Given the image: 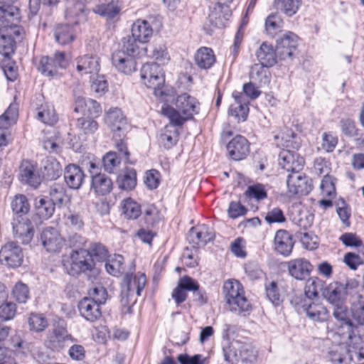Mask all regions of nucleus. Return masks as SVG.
Listing matches in <instances>:
<instances>
[{"label":"nucleus","mask_w":364,"mask_h":364,"mask_svg":"<svg viewBox=\"0 0 364 364\" xmlns=\"http://www.w3.org/2000/svg\"><path fill=\"white\" fill-rule=\"evenodd\" d=\"M105 122L112 132V139L116 149L122 153L124 159L128 161L130 153L128 151L126 141L129 128L127 117L120 109L110 108L105 113Z\"/></svg>","instance_id":"1"},{"label":"nucleus","mask_w":364,"mask_h":364,"mask_svg":"<svg viewBox=\"0 0 364 364\" xmlns=\"http://www.w3.org/2000/svg\"><path fill=\"white\" fill-rule=\"evenodd\" d=\"M223 291L231 311L243 312L250 309V303L245 296L243 287L238 281L232 279L225 282Z\"/></svg>","instance_id":"2"},{"label":"nucleus","mask_w":364,"mask_h":364,"mask_svg":"<svg viewBox=\"0 0 364 364\" xmlns=\"http://www.w3.org/2000/svg\"><path fill=\"white\" fill-rule=\"evenodd\" d=\"M141 78L144 85L154 90L156 95H162L163 87L165 82L162 68L157 63H145L141 68Z\"/></svg>","instance_id":"3"},{"label":"nucleus","mask_w":364,"mask_h":364,"mask_svg":"<svg viewBox=\"0 0 364 364\" xmlns=\"http://www.w3.org/2000/svg\"><path fill=\"white\" fill-rule=\"evenodd\" d=\"M74 340L72 335L68 332L65 321L59 319L53 323L52 332L48 334L45 344L48 348L59 351L65 347L66 343L73 342Z\"/></svg>","instance_id":"4"},{"label":"nucleus","mask_w":364,"mask_h":364,"mask_svg":"<svg viewBox=\"0 0 364 364\" xmlns=\"http://www.w3.org/2000/svg\"><path fill=\"white\" fill-rule=\"evenodd\" d=\"M357 286L355 281H346V283L333 282L323 289L322 295L330 304L338 305L344 303L348 295V289Z\"/></svg>","instance_id":"5"},{"label":"nucleus","mask_w":364,"mask_h":364,"mask_svg":"<svg viewBox=\"0 0 364 364\" xmlns=\"http://www.w3.org/2000/svg\"><path fill=\"white\" fill-rule=\"evenodd\" d=\"M64 266L70 275L75 276L87 271H91L95 263L87 250L80 249L72 254L70 262L64 264Z\"/></svg>","instance_id":"6"},{"label":"nucleus","mask_w":364,"mask_h":364,"mask_svg":"<svg viewBox=\"0 0 364 364\" xmlns=\"http://www.w3.org/2000/svg\"><path fill=\"white\" fill-rule=\"evenodd\" d=\"M19 9L13 5L0 6V27L13 31L16 36L21 34L22 28L18 26L20 21Z\"/></svg>","instance_id":"7"},{"label":"nucleus","mask_w":364,"mask_h":364,"mask_svg":"<svg viewBox=\"0 0 364 364\" xmlns=\"http://www.w3.org/2000/svg\"><path fill=\"white\" fill-rule=\"evenodd\" d=\"M68 63L65 53L57 51L53 57L43 56L41 58L38 70L46 76L53 77L57 74L59 68H66Z\"/></svg>","instance_id":"8"},{"label":"nucleus","mask_w":364,"mask_h":364,"mask_svg":"<svg viewBox=\"0 0 364 364\" xmlns=\"http://www.w3.org/2000/svg\"><path fill=\"white\" fill-rule=\"evenodd\" d=\"M298 36L288 31L283 37L277 41L276 53L281 60H291L298 46Z\"/></svg>","instance_id":"9"},{"label":"nucleus","mask_w":364,"mask_h":364,"mask_svg":"<svg viewBox=\"0 0 364 364\" xmlns=\"http://www.w3.org/2000/svg\"><path fill=\"white\" fill-rule=\"evenodd\" d=\"M23 259L22 249L15 242H7L0 250V261L10 267H19Z\"/></svg>","instance_id":"10"},{"label":"nucleus","mask_w":364,"mask_h":364,"mask_svg":"<svg viewBox=\"0 0 364 364\" xmlns=\"http://www.w3.org/2000/svg\"><path fill=\"white\" fill-rule=\"evenodd\" d=\"M14 235L22 244H28L33 237L34 228L31 222L25 217L16 216L12 222Z\"/></svg>","instance_id":"11"},{"label":"nucleus","mask_w":364,"mask_h":364,"mask_svg":"<svg viewBox=\"0 0 364 364\" xmlns=\"http://www.w3.org/2000/svg\"><path fill=\"white\" fill-rule=\"evenodd\" d=\"M287 184L291 195H307L312 188L311 180L299 171L289 174Z\"/></svg>","instance_id":"12"},{"label":"nucleus","mask_w":364,"mask_h":364,"mask_svg":"<svg viewBox=\"0 0 364 364\" xmlns=\"http://www.w3.org/2000/svg\"><path fill=\"white\" fill-rule=\"evenodd\" d=\"M19 180L33 188L41 183L42 178L37 170L36 165L28 160H23L19 167Z\"/></svg>","instance_id":"13"},{"label":"nucleus","mask_w":364,"mask_h":364,"mask_svg":"<svg viewBox=\"0 0 364 364\" xmlns=\"http://www.w3.org/2000/svg\"><path fill=\"white\" fill-rule=\"evenodd\" d=\"M279 165L291 173L300 171L304 164V159L296 153L284 149L279 154Z\"/></svg>","instance_id":"14"},{"label":"nucleus","mask_w":364,"mask_h":364,"mask_svg":"<svg viewBox=\"0 0 364 364\" xmlns=\"http://www.w3.org/2000/svg\"><path fill=\"white\" fill-rule=\"evenodd\" d=\"M230 156L235 161H240L247 157L250 153V143L241 135H237L227 145Z\"/></svg>","instance_id":"15"},{"label":"nucleus","mask_w":364,"mask_h":364,"mask_svg":"<svg viewBox=\"0 0 364 364\" xmlns=\"http://www.w3.org/2000/svg\"><path fill=\"white\" fill-rule=\"evenodd\" d=\"M41 240L43 246L48 252H58L63 244V240L58 230L52 227H47L43 229L41 235Z\"/></svg>","instance_id":"16"},{"label":"nucleus","mask_w":364,"mask_h":364,"mask_svg":"<svg viewBox=\"0 0 364 364\" xmlns=\"http://www.w3.org/2000/svg\"><path fill=\"white\" fill-rule=\"evenodd\" d=\"M328 353L331 361L334 364H350L353 360V354L349 343L333 345Z\"/></svg>","instance_id":"17"},{"label":"nucleus","mask_w":364,"mask_h":364,"mask_svg":"<svg viewBox=\"0 0 364 364\" xmlns=\"http://www.w3.org/2000/svg\"><path fill=\"white\" fill-rule=\"evenodd\" d=\"M214 237L215 233L213 228L204 224L192 228L188 236L190 242L198 246L205 245Z\"/></svg>","instance_id":"18"},{"label":"nucleus","mask_w":364,"mask_h":364,"mask_svg":"<svg viewBox=\"0 0 364 364\" xmlns=\"http://www.w3.org/2000/svg\"><path fill=\"white\" fill-rule=\"evenodd\" d=\"M235 103L232 104L229 109V114L235 117L239 121H245L247 119L249 107V101L241 92L234 91L232 94Z\"/></svg>","instance_id":"19"},{"label":"nucleus","mask_w":364,"mask_h":364,"mask_svg":"<svg viewBox=\"0 0 364 364\" xmlns=\"http://www.w3.org/2000/svg\"><path fill=\"white\" fill-rule=\"evenodd\" d=\"M175 105L182 114L187 116L191 119L194 114L199 112V103L196 98L187 93L178 95L176 99Z\"/></svg>","instance_id":"20"},{"label":"nucleus","mask_w":364,"mask_h":364,"mask_svg":"<svg viewBox=\"0 0 364 364\" xmlns=\"http://www.w3.org/2000/svg\"><path fill=\"white\" fill-rule=\"evenodd\" d=\"M301 308L306 316L314 321L323 322L328 319V311L321 303L304 300Z\"/></svg>","instance_id":"21"},{"label":"nucleus","mask_w":364,"mask_h":364,"mask_svg":"<svg viewBox=\"0 0 364 364\" xmlns=\"http://www.w3.org/2000/svg\"><path fill=\"white\" fill-rule=\"evenodd\" d=\"M113 65L121 73L131 74L136 69L135 58L124 53L123 51H116L112 55Z\"/></svg>","instance_id":"22"},{"label":"nucleus","mask_w":364,"mask_h":364,"mask_svg":"<svg viewBox=\"0 0 364 364\" xmlns=\"http://www.w3.org/2000/svg\"><path fill=\"white\" fill-rule=\"evenodd\" d=\"M113 183L105 173L92 172L90 188L97 196H105L111 192Z\"/></svg>","instance_id":"23"},{"label":"nucleus","mask_w":364,"mask_h":364,"mask_svg":"<svg viewBox=\"0 0 364 364\" xmlns=\"http://www.w3.org/2000/svg\"><path fill=\"white\" fill-rule=\"evenodd\" d=\"M146 283V278L144 273L126 274L122 280V288L140 296Z\"/></svg>","instance_id":"24"},{"label":"nucleus","mask_w":364,"mask_h":364,"mask_svg":"<svg viewBox=\"0 0 364 364\" xmlns=\"http://www.w3.org/2000/svg\"><path fill=\"white\" fill-rule=\"evenodd\" d=\"M288 269L293 277L298 280H303L309 276L312 265L308 260L299 258L289 262Z\"/></svg>","instance_id":"25"},{"label":"nucleus","mask_w":364,"mask_h":364,"mask_svg":"<svg viewBox=\"0 0 364 364\" xmlns=\"http://www.w3.org/2000/svg\"><path fill=\"white\" fill-rule=\"evenodd\" d=\"M294 244L292 236L288 231L285 230L277 231L274 237V248L278 253L289 256L292 251Z\"/></svg>","instance_id":"26"},{"label":"nucleus","mask_w":364,"mask_h":364,"mask_svg":"<svg viewBox=\"0 0 364 364\" xmlns=\"http://www.w3.org/2000/svg\"><path fill=\"white\" fill-rule=\"evenodd\" d=\"M85 176L83 171L77 165L71 164L68 165L65 169L64 179L70 188H80L84 181Z\"/></svg>","instance_id":"27"},{"label":"nucleus","mask_w":364,"mask_h":364,"mask_svg":"<svg viewBox=\"0 0 364 364\" xmlns=\"http://www.w3.org/2000/svg\"><path fill=\"white\" fill-rule=\"evenodd\" d=\"M196 288L195 279L188 276H184L179 279L177 287L173 289L172 298L177 304H180L185 301L187 298L186 291H190L191 289H196Z\"/></svg>","instance_id":"28"},{"label":"nucleus","mask_w":364,"mask_h":364,"mask_svg":"<svg viewBox=\"0 0 364 364\" xmlns=\"http://www.w3.org/2000/svg\"><path fill=\"white\" fill-rule=\"evenodd\" d=\"M100 306L99 304L87 297L82 299L78 304L80 315L91 322L95 321L100 318L101 311Z\"/></svg>","instance_id":"29"},{"label":"nucleus","mask_w":364,"mask_h":364,"mask_svg":"<svg viewBox=\"0 0 364 364\" xmlns=\"http://www.w3.org/2000/svg\"><path fill=\"white\" fill-rule=\"evenodd\" d=\"M144 53L159 63L165 64L170 60V57L167 50V48L162 41H154L152 44L145 47Z\"/></svg>","instance_id":"30"},{"label":"nucleus","mask_w":364,"mask_h":364,"mask_svg":"<svg viewBox=\"0 0 364 364\" xmlns=\"http://www.w3.org/2000/svg\"><path fill=\"white\" fill-rule=\"evenodd\" d=\"M152 34L153 29L147 21L138 19L133 23L132 36L137 39L139 43L148 42Z\"/></svg>","instance_id":"31"},{"label":"nucleus","mask_w":364,"mask_h":364,"mask_svg":"<svg viewBox=\"0 0 364 364\" xmlns=\"http://www.w3.org/2000/svg\"><path fill=\"white\" fill-rule=\"evenodd\" d=\"M259 64L264 65L266 68L273 66L277 63V53L273 46L267 43H263L256 53Z\"/></svg>","instance_id":"32"},{"label":"nucleus","mask_w":364,"mask_h":364,"mask_svg":"<svg viewBox=\"0 0 364 364\" xmlns=\"http://www.w3.org/2000/svg\"><path fill=\"white\" fill-rule=\"evenodd\" d=\"M333 315L336 320L341 322V326L346 329L347 338H351L353 335V325L349 318L348 308L344 303L333 305Z\"/></svg>","instance_id":"33"},{"label":"nucleus","mask_w":364,"mask_h":364,"mask_svg":"<svg viewBox=\"0 0 364 364\" xmlns=\"http://www.w3.org/2000/svg\"><path fill=\"white\" fill-rule=\"evenodd\" d=\"M77 70L82 74H97L100 70L99 58L88 55L80 57L77 60Z\"/></svg>","instance_id":"34"},{"label":"nucleus","mask_w":364,"mask_h":364,"mask_svg":"<svg viewBox=\"0 0 364 364\" xmlns=\"http://www.w3.org/2000/svg\"><path fill=\"white\" fill-rule=\"evenodd\" d=\"M194 60L198 68L208 70L214 65L216 61V58L211 48L201 47L196 51Z\"/></svg>","instance_id":"35"},{"label":"nucleus","mask_w":364,"mask_h":364,"mask_svg":"<svg viewBox=\"0 0 364 364\" xmlns=\"http://www.w3.org/2000/svg\"><path fill=\"white\" fill-rule=\"evenodd\" d=\"M93 11L102 16L112 19L118 15L120 11V7L118 5L117 0H104V2H101L95 6Z\"/></svg>","instance_id":"36"},{"label":"nucleus","mask_w":364,"mask_h":364,"mask_svg":"<svg viewBox=\"0 0 364 364\" xmlns=\"http://www.w3.org/2000/svg\"><path fill=\"white\" fill-rule=\"evenodd\" d=\"M13 35L14 32L8 29L2 30L0 35V54L6 58H10L15 51L16 41Z\"/></svg>","instance_id":"37"},{"label":"nucleus","mask_w":364,"mask_h":364,"mask_svg":"<svg viewBox=\"0 0 364 364\" xmlns=\"http://www.w3.org/2000/svg\"><path fill=\"white\" fill-rule=\"evenodd\" d=\"M54 36L59 44H68L75 38L74 27L68 23L59 24L55 28Z\"/></svg>","instance_id":"38"},{"label":"nucleus","mask_w":364,"mask_h":364,"mask_svg":"<svg viewBox=\"0 0 364 364\" xmlns=\"http://www.w3.org/2000/svg\"><path fill=\"white\" fill-rule=\"evenodd\" d=\"M178 140V132L172 124H167L162 130L159 141L166 149H170L176 144Z\"/></svg>","instance_id":"39"},{"label":"nucleus","mask_w":364,"mask_h":364,"mask_svg":"<svg viewBox=\"0 0 364 364\" xmlns=\"http://www.w3.org/2000/svg\"><path fill=\"white\" fill-rule=\"evenodd\" d=\"M56 205L46 197L36 198L35 208L36 214L41 219L47 220L54 213Z\"/></svg>","instance_id":"40"},{"label":"nucleus","mask_w":364,"mask_h":364,"mask_svg":"<svg viewBox=\"0 0 364 364\" xmlns=\"http://www.w3.org/2000/svg\"><path fill=\"white\" fill-rule=\"evenodd\" d=\"M230 16L228 6L216 4L213 10L209 14L210 23L216 27H223Z\"/></svg>","instance_id":"41"},{"label":"nucleus","mask_w":364,"mask_h":364,"mask_svg":"<svg viewBox=\"0 0 364 364\" xmlns=\"http://www.w3.org/2000/svg\"><path fill=\"white\" fill-rule=\"evenodd\" d=\"M161 112L170 120L169 124H172L175 127L182 126L187 120L191 119L187 116L182 114L177 108L174 109L169 105L163 107Z\"/></svg>","instance_id":"42"},{"label":"nucleus","mask_w":364,"mask_h":364,"mask_svg":"<svg viewBox=\"0 0 364 364\" xmlns=\"http://www.w3.org/2000/svg\"><path fill=\"white\" fill-rule=\"evenodd\" d=\"M270 73L268 68L262 64H255L250 73V79L259 85H265L269 82Z\"/></svg>","instance_id":"43"},{"label":"nucleus","mask_w":364,"mask_h":364,"mask_svg":"<svg viewBox=\"0 0 364 364\" xmlns=\"http://www.w3.org/2000/svg\"><path fill=\"white\" fill-rule=\"evenodd\" d=\"M119 188L122 190L131 191L136 185V172L134 169H127L126 171L120 174L117 180Z\"/></svg>","instance_id":"44"},{"label":"nucleus","mask_w":364,"mask_h":364,"mask_svg":"<svg viewBox=\"0 0 364 364\" xmlns=\"http://www.w3.org/2000/svg\"><path fill=\"white\" fill-rule=\"evenodd\" d=\"M284 26V21L277 14H269L265 20V30L267 33L274 37L278 33L282 31Z\"/></svg>","instance_id":"45"},{"label":"nucleus","mask_w":364,"mask_h":364,"mask_svg":"<svg viewBox=\"0 0 364 364\" xmlns=\"http://www.w3.org/2000/svg\"><path fill=\"white\" fill-rule=\"evenodd\" d=\"M137 42V39L132 36L124 37L122 39V48L119 51H123L135 58L136 56L141 55L144 53V48H140Z\"/></svg>","instance_id":"46"},{"label":"nucleus","mask_w":364,"mask_h":364,"mask_svg":"<svg viewBox=\"0 0 364 364\" xmlns=\"http://www.w3.org/2000/svg\"><path fill=\"white\" fill-rule=\"evenodd\" d=\"M349 339V344H350V349L353 354V360L358 364L364 363V341L361 337L352 335Z\"/></svg>","instance_id":"47"},{"label":"nucleus","mask_w":364,"mask_h":364,"mask_svg":"<svg viewBox=\"0 0 364 364\" xmlns=\"http://www.w3.org/2000/svg\"><path fill=\"white\" fill-rule=\"evenodd\" d=\"M301 4V0H274L277 9L289 17L297 12Z\"/></svg>","instance_id":"48"},{"label":"nucleus","mask_w":364,"mask_h":364,"mask_svg":"<svg viewBox=\"0 0 364 364\" xmlns=\"http://www.w3.org/2000/svg\"><path fill=\"white\" fill-rule=\"evenodd\" d=\"M49 196L50 200L56 205L60 207L66 198V189L63 183H53L50 186Z\"/></svg>","instance_id":"49"},{"label":"nucleus","mask_w":364,"mask_h":364,"mask_svg":"<svg viewBox=\"0 0 364 364\" xmlns=\"http://www.w3.org/2000/svg\"><path fill=\"white\" fill-rule=\"evenodd\" d=\"M118 152L119 156H118L116 152L109 151L103 157L102 163L104 168L107 172L113 173L114 168L119 165L120 161L122 159L124 160L126 163H132L129 161V157L128 158V161H126L122 153H120L119 151Z\"/></svg>","instance_id":"50"},{"label":"nucleus","mask_w":364,"mask_h":364,"mask_svg":"<svg viewBox=\"0 0 364 364\" xmlns=\"http://www.w3.org/2000/svg\"><path fill=\"white\" fill-rule=\"evenodd\" d=\"M44 172L47 178L54 180L62 173L60 164L53 157H47L44 162Z\"/></svg>","instance_id":"51"},{"label":"nucleus","mask_w":364,"mask_h":364,"mask_svg":"<svg viewBox=\"0 0 364 364\" xmlns=\"http://www.w3.org/2000/svg\"><path fill=\"white\" fill-rule=\"evenodd\" d=\"M76 126L86 136H92L99 128L97 121L90 117L78 118Z\"/></svg>","instance_id":"52"},{"label":"nucleus","mask_w":364,"mask_h":364,"mask_svg":"<svg viewBox=\"0 0 364 364\" xmlns=\"http://www.w3.org/2000/svg\"><path fill=\"white\" fill-rule=\"evenodd\" d=\"M37 118L44 124L50 126L55 124L58 120L53 106L49 105L42 106L41 110L38 112Z\"/></svg>","instance_id":"53"},{"label":"nucleus","mask_w":364,"mask_h":364,"mask_svg":"<svg viewBox=\"0 0 364 364\" xmlns=\"http://www.w3.org/2000/svg\"><path fill=\"white\" fill-rule=\"evenodd\" d=\"M122 208L123 214L128 219L137 218L141 212L139 205L130 198L122 201Z\"/></svg>","instance_id":"54"},{"label":"nucleus","mask_w":364,"mask_h":364,"mask_svg":"<svg viewBox=\"0 0 364 364\" xmlns=\"http://www.w3.org/2000/svg\"><path fill=\"white\" fill-rule=\"evenodd\" d=\"M11 209L17 216L23 217L28 213L30 205L26 197L23 195H17L11 201Z\"/></svg>","instance_id":"55"},{"label":"nucleus","mask_w":364,"mask_h":364,"mask_svg":"<svg viewBox=\"0 0 364 364\" xmlns=\"http://www.w3.org/2000/svg\"><path fill=\"white\" fill-rule=\"evenodd\" d=\"M322 281L316 277L309 279L305 285L304 294L310 300L318 296V291L322 289Z\"/></svg>","instance_id":"56"},{"label":"nucleus","mask_w":364,"mask_h":364,"mask_svg":"<svg viewBox=\"0 0 364 364\" xmlns=\"http://www.w3.org/2000/svg\"><path fill=\"white\" fill-rule=\"evenodd\" d=\"M28 325L31 331L41 332L44 331L48 323L45 316L40 314H31L28 318Z\"/></svg>","instance_id":"57"},{"label":"nucleus","mask_w":364,"mask_h":364,"mask_svg":"<svg viewBox=\"0 0 364 364\" xmlns=\"http://www.w3.org/2000/svg\"><path fill=\"white\" fill-rule=\"evenodd\" d=\"M75 2L73 6L67 9L66 15L68 16H76L82 19L85 18L87 13L86 5L91 2L92 0H75Z\"/></svg>","instance_id":"58"},{"label":"nucleus","mask_w":364,"mask_h":364,"mask_svg":"<svg viewBox=\"0 0 364 364\" xmlns=\"http://www.w3.org/2000/svg\"><path fill=\"white\" fill-rule=\"evenodd\" d=\"M239 358L243 362L252 363L257 358V350L248 343H237Z\"/></svg>","instance_id":"59"},{"label":"nucleus","mask_w":364,"mask_h":364,"mask_svg":"<svg viewBox=\"0 0 364 364\" xmlns=\"http://www.w3.org/2000/svg\"><path fill=\"white\" fill-rule=\"evenodd\" d=\"M88 299H91L95 303L100 306L104 304L106 302L107 298V292L106 289L101 284L95 285L90 288L89 291Z\"/></svg>","instance_id":"60"},{"label":"nucleus","mask_w":364,"mask_h":364,"mask_svg":"<svg viewBox=\"0 0 364 364\" xmlns=\"http://www.w3.org/2000/svg\"><path fill=\"white\" fill-rule=\"evenodd\" d=\"M12 295L18 303L25 304L29 299L28 287L21 282H17L13 288Z\"/></svg>","instance_id":"61"},{"label":"nucleus","mask_w":364,"mask_h":364,"mask_svg":"<svg viewBox=\"0 0 364 364\" xmlns=\"http://www.w3.org/2000/svg\"><path fill=\"white\" fill-rule=\"evenodd\" d=\"M266 295L268 299L275 306H279L282 300L279 292L277 282L274 281L267 282L265 284Z\"/></svg>","instance_id":"62"},{"label":"nucleus","mask_w":364,"mask_h":364,"mask_svg":"<svg viewBox=\"0 0 364 364\" xmlns=\"http://www.w3.org/2000/svg\"><path fill=\"white\" fill-rule=\"evenodd\" d=\"M336 212L338 215L342 223L347 227L350 225V222L349 220L350 216L351 215L350 208L346 204V201L343 199H339L336 202Z\"/></svg>","instance_id":"63"},{"label":"nucleus","mask_w":364,"mask_h":364,"mask_svg":"<svg viewBox=\"0 0 364 364\" xmlns=\"http://www.w3.org/2000/svg\"><path fill=\"white\" fill-rule=\"evenodd\" d=\"M91 258L95 257L97 260H105L108 256L107 247L100 242H92L87 250Z\"/></svg>","instance_id":"64"}]
</instances>
